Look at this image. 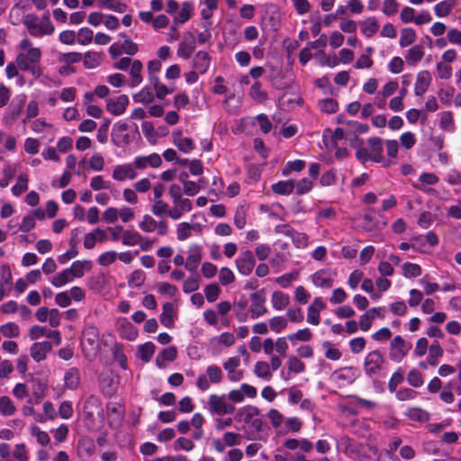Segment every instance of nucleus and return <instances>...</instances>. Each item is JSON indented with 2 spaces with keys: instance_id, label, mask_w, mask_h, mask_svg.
Wrapping results in <instances>:
<instances>
[{
  "instance_id": "e2e57ef3",
  "label": "nucleus",
  "mask_w": 461,
  "mask_h": 461,
  "mask_svg": "<svg viewBox=\"0 0 461 461\" xmlns=\"http://www.w3.org/2000/svg\"><path fill=\"white\" fill-rule=\"evenodd\" d=\"M221 292L220 286L215 283L209 284L204 288V294L209 303H214L218 299Z\"/></svg>"
},
{
  "instance_id": "79ce46f5",
  "label": "nucleus",
  "mask_w": 461,
  "mask_h": 461,
  "mask_svg": "<svg viewBox=\"0 0 461 461\" xmlns=\"http://www.w3.org/2000/svg\"><path fill=\"white\" fill-rule=\"evenodd\" d=\"M347 134L357 135L358 133H366L369 131V126L366 123H361L357 121H347Z\"/></svg>"
},
{
  "instance_id": "603ef678",
  "label": "nucleus",
  "mask_w": 461,
  "mask_h": 461,
  "mask_svg": "<svg viewBox=\"0 0 461 461\" xmlns=\"http://www.w3.org/2000/svg\"><path fill=\"white\" fill-rule=\"evenodd\" d=\"M16 411L14 402L8 396L0 397V412L4 416H11Z\"/></svg>"
},
{
  "instance_id": "69168bd1",
  "label": "nucleus",
  "mask_w": 461,
  "mask_h": 461,
  "mask_svg": "<svg viewBox=\"0 0 461 461\" xmlns=\"http://www.w3.org/2000/svg\"><path fill=\"white\" fill-rule=\"evenodd\" d=\"M453 7L454 3L441 1L434 6V12L438 17H446L450 14Z\"/></svg>"
},
{
  "instance_id": "37998d69",
  "label": "nucleus",
  "mask_w": 461,
  "mask_h": 461,
  "mask_svg": "<svg viewBox=\"0 0 461 461\" xmlns=\"http://www.w3.org/2000/svg\"><path fill=\"white\" fill-rule=\"evenodd\" d=\"M113 358L122 369H127V357L123 352V346L120 343H115L113 349Z\"/></svg>"
},
{
  "instance_id": "c85d7f7f",
  "label": "nucleus",
  "mask_w": 461,
  "mask_h": 461,
  "mask_svg": "<svg viewBox=\"0 0 461 461\" xmlns=\"http://www.w3.org/2000/svg\"><path fill=\"white\" fill-rule=\"evenodd\" d=\"M424 57L423 47L420 44L412 46L405 55L406 62L409 65L414 66Z\"/></svg>"
},
{
  "instance_id": "aec40b11",
  "label": "nucleus",
  "mask_w": 461,
  "mask_h": 461,
  "mask_svg": "<svg viewBox=\"0 0 461 461\" xmlns=\"http://www.w3.org/2000/svg\"><path fill=\"white\" fill-rule=\"evenodd\" d=\"M312 283L315 286L321 288H330L333 285L330 274L325 269L318 270L312 275Z\"/></svg>"
},
{
  "instance_id": "412c9836",
  "label": "nucleus",
  "mask_w": 461,
  "mask_h": 461,
  "mask_svg": "<svg viewBox=\"0 0 461 461\" xmlns=\"http://www.w3.org/2000/svg\"><path fill=\"white\" fill-rule=\"evenodd\" d=\"M362 228L365 231L371 232L379 229V221L376 219V212L374 209L366 210L363 216Z\"/></svg>"
},
{
  "instance_id": "3c124183",
  "label": "nucleus",
  "mask_w": 461,
  "mask_h": 461,
  "mask_svg": "<svg viewBox=\"0 0 461 461\" xmlns=\"http://www.w3.org/2000/svg\"><path fill=\"white\" fill-rule=\"evenodd\" d=\"M320 110L325 113H335L339 109V104L335 99L325 98L319 102Z\"/></svg>"
},
{
  "instance_id": "c03bdc74",
  "label": "nucleus",
  "mask_w": 461,
  "mask_h": 461,
  "mask_svg": "<svg viewBox=\"0 0 461 461\" xmlns=\"http://www.w3.org/2000/svg\"><path fill=\"white\" fill-rule=\"evenodd\" d=\"M380 309L381 308L373 307L360 316L358 326L361 330L367 331L371 328L372 321L375 319V315L374 314L371 315V312H378V311H380Z\"/></svg>"
},
{
  "instance_id": "dca6fc26",
  "label": "nucleus",
  "mask_w": 461,
  "mask_h": 461,
  "mask_svg": "<svg viewBox=\"0 0 461 461\" xmlns=\"http://www.w3.org/2000/svg\"><path fill=\"white\" fill-rule=\"evenodd\" d=\"M137 173L131 164H123L117 166L113 172V178L117 181H123L126 178L134 179Z\"/></svg>"
},
{
  "instance_id": "39448f33",
  "label": "nucleus",
  "mask_w": 461,
  "mask_h": 461,
  "mask_svg": "<svg viewBox=\"0 0 461 461\" xmlns=\"http://www.w3.org/2000/svg\"><path fill=\"white\" fill-rule=\"evenodd\" d=\"M226 394H212L209 397L208 405L211 413L218 415L231 414L235 411L234 405L225 402Z\"/></svg>"
},
{
  "instance_id": "a211bd4d",
  "label": "nucleus",
  "mask_w": 461,
  "mask_h": 461,
  "mask_svg": "<svg viewBox=\"0 0 461 461\" xmlns=\"http://www.w3.org/2000/svg\"><path fill=\"white\" fill-rule=\"evenodd\" d=\"M367 144L370 149V155L372 157V161L375 163H379L382 161L383 157V140L379 137H372L368 139Z\"/></svg>"
},
{
  "instance_id": "2f4dec72",
  "label": "nucleus",
  "mask_w": 461,
  "mask_h": 461,
  "mask_svg": "<svg viewBox=\"0 0 461 461\" xmlns=\"http://www.w3.org/2000/svg\"><path fill=\"white\" fill-rule=\"evenodd\" d=\"M295 185L294 181H278L277 183L272 185V191L276 194L287 195L293 193Z\"/></svg>"
},
{
  "instance_id": "09e8293b",
  "label": "nucleus",
  "mask_w": 461,
  "mask_h": 461,
  "mask_svg": "<svg viewBox=\"0 0 461 461\" xmlns=\"http://www.w3.org/2000/svg\"><path fill=\"white\" fill-rule=\"evenodd\" d=\"M0 331L5 338H17L20 334L19 326L13 321L7 322L0 326Z\"/></svg>"
},
{
  "instance_id": "6e6552de",
  "label": "nucleus",
  "mask_w": 461,
  "mask_h": 461,
  "mask_svg": "<svg viewBox=\"0 0 461 461\" xmlns=\"http://www.w3.org/2000/svg\"><path fill=\"white\" fill-rule=\"evenodd\" d=\"M129 103V97L126 95H121L116 98H108L106 100V110L111 114L119 116L125 113Z\"/></svg>"
},
{
  "instance_id": "393cba45",
  "label": "nucleus",
  "mask_w": 461,
  "mask_h": 461,
  "mask_svg": "<svg viewBox=\"0 0 461 461\" xmlns=\"http://www.w3.org/2000/svg\"><path fill=\"white\" fill-rule=\"evenodd\" d=\"M260 413V411L258 407L253 405H247L239 410L237 416L240 420H243L244 423L249 424L252 420L257 418Z\"/></svg>"
},
{
  "instance_id": "4468645a",
  "label": "nucleus",
  "mask_w": 461,
  "mask_h": 461,
  "mask_svg": "<svg viewBox=\"0 0 461 461\" xmlns=\"http://www.w3.org/2000/svg\"><path fill=\"white\" fill-rule=\"evenodd\" d=\"M107 414L110 418L109 425H121L124 418V409L120 403L109 402L106 405Z\"/></svg>"
},
{
  "instance_id": "8fccbe9b",
  "label": "nucleus",
  "mask_w": 461,
  "mask_h": 461,
  "mask_svg": "<svg viewBox=\"0 0 461 461\" xmlns=\"http://www.w3.org/2000/svg\"><path fill=\"white\" fill-rule=\"evenodd\" d=\"M255 375L259 378L269 380L272 376L270 372V366L266 361H258L255 365Z\"/></svg>"
},
{
  "instance_id": "1a4fd4ad",
  "label": "nucleus",
  "mask_w": 461,
  "mask_h": 461,
  "mask_svg": "<svg viewBox=\"0 0 461 461\" xmlns=\"http://www.w3.org/2000/svg\"><path fill=\"white\" fill-rule=\"evenodd\" d=\"M188 252L189 255L185 267L189 272L197 274L196 270L202 260V248L200 245L194 243L190 245Z\"/></svg>"
},
{
  "instance_id": "72a5a7b5",
  "label": "nucleus",
  "mask_w": 461,
  "mask_h": 461,
  "mask_svg": "<svg viewBox=\"0 0 461 461\" xmlns=\"http://www.w3.org/2000/svg\"><path fill=\"white\" fill-rule=\"evenodd\" d=\"M120 330L122 337L130 341L135 340L138 336L137 329L126 319L122 320V322L120 326Z\"/></svg>"
},
{
  "instance_id": "b1692460",
  "label": "nucleus",
  "mask_w": 461,
  "mask_h": 461,
  "mask_svg": "<svg viewBox=\"0 0 461 461\" xmlns=\"http://www.w3.org/2000/svg\"><path fill=\"white\" fill-rule=\"evenodd\" d=\"M174 304L172 303H166L162 307V313L159 316V320L162 325L167 328H173L174 326Z\"/></svg>"
},
{
  "instance_id": "ddd939ff",
  "label": "nucleus",
  "mask_w": 461,
  "mask_h": 461,
  "mask_svg": "<svg viewBox=\"0 0 461 461\" xmlns=\"http://www.w3.org/2000/svg\"><path fill=\"white\" fill-rule=\"evenodd\" d=\"M52 349V344L50 341L33 343L31 347V356L35 362H41L46 358L47 353Z\"/></svg>"
},
{
  "instance_id": "9b49d317",
  "label": "nucleus",
  "mask_w": 461,
  "mask_h": 461,
  "mask_svg": "<svg viewBox=\"0 0 461 461\" xmlns=\"http://www.w3.org/2000/svg\"><path fill=\"white\" fill-rule=\"evenodd\" d=\"M196 47L194 36L189 32L184 37V41L179 43L177 55L184 59H188L192 56Z\"/></svg>"
},
{
  "instance_id": "774afa93",
  "label": "nucleus",
  "mask_w": 461,
  "mask_h": 461,
  "mask_svg": "<svg viewBox=\"0 0 461 461\" xmlns=\"http://www.w3.org/2000/svg\"><path fill=\"white\" fill-rule=\"evenodd\" d=\"M206 374L212 384H219L222 380V371L216 365H211L206 368Z\"/></svg>"
},
{
  "instance_id": "e433bc0d",
  "label": "nucleus",
  "mask_w": 461,
  "mask_h": 461,
  "mask_svg": "<svg viewBox=\"0 0 461 461\" xmlns=\"http://www.w3.org/2000/svg\"><path fill=\"white\" fill-rule=\"evenodd\" d=\"M129 128V125L122 122H117L113 127V141L115 143V138H120L124 143H128L130 141L129 135L123 134Z\"/></svg>"
},
{
  "instance_id": "864d4df0",
  "label": "nucleus",
  "mask_w": 461,
  "mask_h": 461,
  "mask_svg": "<svg viewBox=\"0 0 461 461\" xmlns=\"http://www.w3.org/2000/svg\"><path fill=\"white\" fill-rule=\"evenodd\" d=\"M83 55L79 52L72 51L68 53H59L58 60L60 63L71 65L82 60Z\"/></svg>"
},
{
  "instance_id": "20e7f679",
  "label": "nucleus",
  "mask_w": 461,
  "mask_h": 461,
  "mask_svg": "<svg viewBox=\"0 0 461 461\" xmlns=\"http://www.w3.org/2000/svg\"><path fill=\"white\" fill-rule=\"evenodd\" d=\"M23 23L29 34L34 38H41L44 35H51L54 32L39 23L35 14H28L23 17Z\"/></svg>"
},
{
  "instance_id": "5701e85b",
  "label": "nucleus",
  "mask_w": 461,
  "mask_h": 461,
  "mask_svg": "<svg viewBox=\"0 0 461 461\" xmlns=\"http://www.w3.org/2000/svg\"><path fill=\"white\" fill-rule=\"evenodd\" d=\"M68 268L73 278H80L84 276L85 270L89 271L92 268V262L90 260H77L74 261Z\"/></svg>"
},
{
  "instance_id": "6e6d98bb",
  "label": "nucleus",
  "mask_w": 461,
  "mask_h": 461,
  "mask_svg": "<svg viewBox=\"0 0 461 461\" xmlns=\"http://www.w3.org/2000/svg\"><path fill=\"white\" fill-rule=\"evenodd\" d=\"M101 7L107 8L109 10L123 13L127 7V5L123 3H121L117 0H98Z\"/></svg>"
},
{
  "instance_id": "49530a36",
  "label": "nucleus",
  "mask_w": 461,
  "mask_h": 461,
  "mask_svg": "<svg viewBox=\"0 0 461 461\" xmlns=\"http://www.w3.org/2000/svg\"><path fill=\"white\" fill-rule=\"evenodd\" d=\"M416 40V32L412 28H403L401 32L399 44L404 48L412 44Z\"/></svg>"
},
{
  "instance_id": "58836bf2",
  "label": "nucleus",
  "mask_w": 461,
  "mask_h": 461,
  "mask_svg": "<svg viewBox=\"0 0 461 461\" xmlns=\"http://www.w3.org/2000/svg\"><path fill=\"white\" fill-rule=\"evenodd\" d=\"M73 279L74 278L71 275V272H69V268H66L57 276H53L50 280V283L55 287H61L71 282Z\"/></svg>"
},
{
  "instance_id": "f257e3e1",
  "label": "nucleus",
  "mask_w": 461,
  "mask_h": 461,
  "mask_svg": "<svg viewBox=\"0 0 461 461\" xmlns=\"http://www.w3.org/2000/svg\"><path fill=\"white\" fill-rule=\"evenodd\" d=\"M41 59V51L39 48L30 49L26 53H19L16 57V64L23 71H28L32 76L39 77L42 71L39 66Z\"/></svg>"
},
{
  "instance_id": "f704fd0d",
  "label": "nucleus",
  "mask_w": 461,
  "mask_h": 461,
  "mask_svg": "<svg viewBox=\"0 0 461 461\" xmlns=\"http://www.w3.org/2000/svg\"><path fill=\"white\" fill-rule=\"evenodd\" d=\"M102 54L87 51L83 57V65L87 69L97 68L101 64Z\"/></svg>"
},
{
  "instance_id": "f3484780",
  "label": "nucleus",
  "mask_w": 461,
  "mask_h": 461,
  "mask_svg": "<svg viewBox=\"0 0 461 461\" xmlns=\"http://www.w3.org/2000/svg\"><path fill=\"white\" fill-rule=\"evenodd\" d=\"M130 67L131 81L129 86L133 88L139 86L142 83L143 77L141 72L143 69V65L140 60L135 59L132 61Z\"/></svg>"
},
{
  "instance_id": "13d9d810",
  "label": "nucleus",
  "mask_w": 461,
  "mask_h": 461,
  "mask_svg": "<svg viewBox=\"0 0 461 461\" xmlns=\"http://www.w3.org/2000/svg\"><path fill=\"white\" fill-rule=\"evenodd\" d=\"M287 367L290 372L294 374H300L305 371V364L295 356L289 357Z\"/></svg>"
},
{
  "instance_id": "5fc2aeb1",
  "label": "nucleus",
  "mask_w": 461,
  "mask_h": 461,
  "mask_svg": "<svg viewBox=\"0 0 461 461\" xmlns=\"http://www.w3.org/2000/svg\"><path fill=\"white\" fill-rule=\"evenodd\" d=\"M192 10L193 6L190 3H183L180 11L177 13V15L175 18V22L179 23H185L187 22L191 17Z\"/></svg>"
},
{
  "instance_id": "4d7b16f0",
  "label": "nucleus",
  "mask_w": 461,
  "mask_h": 461,
  "mask_svg": "<svg viewBox=\"0 0 461 461\" xmlns=\"http://www.w3.org/2000/svg\"><path fill=\"white\" fill-rule=\"evenodd\" d=\"M28 189V176L27 175L21 174L18 176L17 184L12 187V194L14 196H20Z\"/></svg>"
},
{
  "instance_id": "cd10ccee",
  "label": "nucleus",
  "mask_w": 461,
  "mask_h": 461,
  "mask_svg": "<svg viewBox=\"0 0 461 461\" xmlns=\"http://www.w3.org/2000/svg\"><path fill=\"white\" fill-rule=\"evenodd\" d=\"M444 354L443 348H441L438 340H434L429 348V356L427 362L431 366L438 365V358L441 357Z\"/></svg>"
},
{
  "instance_id": "338daca9",
  "label": "nucleus",
  "mask_w": 461,
  "mask_h": 461,
  "mask_svg": "<svg viewBox=\"0 0 461 461\" xmlns=\"http://www.w3.org/2000/svg\"><path fill=\"white\" fill-rule=\"evenodd\" d=\"M402 270L406 277H418L422 273L420 265L410 262H406L402 265Z\"/></svg>"
},
{
  "instance_id": "a18cd8bd",
  "label": "nucleus",
  "mask_w": 461,
  "mask_h": 461,
  "mask_svg": "<svg viewBox=\"0 0 461 461\" xmlns=\"http://www.w3.org/2000/svg\"><path fill=\"white\" fill-rule=\"evenodd\" d=\"M261 86V83L259 81H256L252 85L249 92L251 98L258 103H264L268 97L267 93L263 91Z\"/></svg>"
},
{
  "instance_id": "052dcab7",
  "label": "nucleus",
  "mask_w": 461,
  "mask_h": 461,
  "mask_svg": "<svg viewBox=\"0 0 461 461\" xmlns=\"http://www.w3.org/2000/svg\"><path fill=\"white\" fill-rule=\"evenodd\" d=\"M133 100L137 103L149 104L154 100V95L151 89L146 86L133 95Z\"/></svg>"
},
{
  "instance_id": "c756f323",
  "label": "nucleus",
  "mask_w": 461,
  "mask_h": 461,
  "mask_svg": "<svg viewBox=\"0 0 461 461\" xmlns=\"http://www.w3.org/2000/svg\"><path fill=\"white\" fill-rule=\"evenodd\" d=\"M84 339L93 346L99 339L98 329L94 324L86 323L82 332Z\"/></svg>"
},
{
  "instance_id": "4be33fe9",
  "label": "nucleus",
  "mask_w": 461,
  "mask_h": 461,
  "mask_svg": "<svg viewBox=\"0 0 461 461\" xmlns=\"http://www.w3.org/2000/svg\"><path fill=\"white\" fill-rule=\"evenodd\" d=\"M177 357V349L175 346L164 348L156 357V365L158 368L165 367V361H174Z\"/></svg>"
},
{
  "instance_id": "0e129e2a",
  "label": "nucleus",
  "mask_w": 461,
  "mask_h": 461,
  "mask_svg": "<svg viewBox=\"0 0 461 461\" xmlns=\"http://www.w3.org/2000/svg\"><path fill=\"white\" fill-rule=\"evenodd\" d=\"M287 319L283 316H276L269 320V327L276 333H280L287 327Z\"/></svg>"
},
{
  "instance_id": "bf43d9fd",
  "label": "nucleus",
  "mask_w": 461,
  "mask_h": 461,
  "mask_svg": "<svg viewBox=\"0 0 461 461\" xmlns=\"http://www.w3.org/2000/svg\"><path fill=\"white\" fill-rule=\"evenodd\" d=\"M194 229V226H192L188 222H181L177 225L176 229V237L180 241H184L187 240L192 235V230Z\"/></svg>"
},
{
  "instance_id": "6ab92c4d",
  "label": "nucleus",
  "mask_w": 461,
  "mask_h": 461,
  "mask_svg": "<svg viewBox=\"0 0 461 461\" xmlns=\"http://www.w3.org/2000/svg\"><path fill=\"white\" fill-rule=\"evenodd\" d=\"M249 427L246 431V437L249 440L261 439L258 434L263 431L267 426L266 422L259 417L255 418L248 424Z\"/></svg>"
},
{
  "instance_id": "2eb2a0df",
  "label": "nucleus",
  "mask_w": 461,
  "mask_h": 461,
  "mask_svg": "<svg viewBox=\"0 0 461 461\" xmlns=\"http://www.w3.org/2000/svg\"><path fill=\"white\" fill-rule=\"evenodd\" d=\"M211 58L205 51H198L193 59V68L200 74H205L210 67Z\"/></svg>"
},
{
  "instance_id": "ea45409f",
  "label": "nucleus",
  "mask_w": 461,
  "mask_h": 461,
  "mask_svg": "<svg viewBox=\"0 0 461 461\" xmlns=\"http://www.w3.org/2000/svg\"><path fill=\"white\" fill-rule=\"evenodd\" d=\"M312 338V333L309 328H303L298 330L295 333H291L287 335V339L291 342L294 341H302L307 342L310 341Z\"/></svg>"
},
{
  "instance_id": "423d86ee",
  "label": "nucleus",
  "mask_w": 461,
  "mask_h": 461,
  "mask_svg": "<svg viewBox=\"0 0 461 461\" xmlns=\"http://www.w3.org/2000/svg\"><path fill=\"white\" fill-rule=\"evenodd\" d=\"M251 305L249 312L252 319H257L267 312V309L265 306L266 303V293L265 289L258 290L250 294Z\"/></svg>"
},
{
  "instance_id": "a878e982",
  "label": "nucleus",
  "mask_w": 461,
  "mask_h": 461,
  "mask_svg": "<svg viewBox=\"0 0 461 461\" xmlns=\"http://www.w3.org/2000/svg\"><path fill=\"white\" fill-rule=\"evenodd\" d=\"M156 350V346L153 342L149 341L138 347L137 357L143 362L148 363L151 360Z\"/></svg>"
},
{
  "instance_id": "a19ab883",
  "label": "nucleus",
  "mask_w": 461,
  "mask_h": 461,
  "mask_svg": "<svg viewBox=\"0 0 461 461\" xmlns=\"http://www.w3.org/2000/svg\"><path fill=\"white\" fill-rule=\"evenodd\" d=\"M143 238L138 231L124 230L122 236V244L135 246L142 241Z\"/></svg>"
},
{
  "instance_id": "4c0bfd02",
  "label": "nucleus",
  "mask_w": 461,
  "mask_h": 461,
  "mask_svg": "<svg viewBox=\"0 0 461 461\" xmlns=\"http://www.w3.org/2000/svg\"><path fill=\"white\" fill-rule=\"evenodd\" d=\"M34 402L39 403L46 395L47 383L41 379L32 381Z\"/></svg>"
},
{
  "instance_id": "f03ea898",
  "label": "nucleus",
  "mask_w": 461,
  "mask_h": 461,
  "mask_svg": "<svg viewBox=\"0 0 461 461\" xmlns=\"http://www.w3.org/2000/svg\"><path fill=\"white\" fill-rule=\"evenodd\" d=\"M384 362V356L379 349L368 352L364 359L365 375L369 378L376 376L381 372Z\"/></svg>"
},
{
  "instance_id": "bb28decb",
  "label": "nucleus",
  "mask_w": 461,
  "mask_h": 461,
  "mask_svg": "<svg viewBox=\"0 0 461 461\" xmlns=\"http://www.w3.org/2000/svg\"><path fill=\"white\" fill-rule=\"evenodd\" d=\"M65 385L70 390H76L80 383V373L77 368H70L65 373Z\"/></svg>"
},
{
  "instance_id": "0eeeda50",
  "label": "nucleus",
  "mask_w": 461,
  "mask_h": 461,
  "mask_svg": "<svg viewBox=\"0 0 461 461\" xmlns=\"http://www.w3.org/2000/svg\"><path fill=\"white\" fill-rule=\"evenodd\" d=\"M235 264L240 274L249 276L256 265V259L251 250H245L236 258Z\"/></svg>"
},
{
  "instance_id": "7c9ffc66",
  "label": "nucleus",
  "mask_w": 461,
  "mask_h": 461,
  "mask_svg": "<svg viewBox=\"0 0 461 461\" xmlns=\"http://www.w3.org/2000/svg\"><path fill=\"white\" fill-rule=\"evenodd\" d=\"M405 415L413 421L427 422L429 420V413L421 408H409Z\"/></svg>"
},
{
  "instance_id": "680f3d73",
  "label": "nucleus",
  "mask_w": 461,
  "mask_h": 461,
  "mask_svg": "<svg viewBox=\"0 0 461 461\" xmlns=\"http://www.w3.org/2000/svg\"><path fill=\"white\" fill-rule=\"evenodd\" d=\"M142 132L150 144L157 143V133L151 122H143L141 125Z\"/></svg>"
},
{
  "instance_id": "9d476101",
  "label": "nucleus",
  "mask_w": 461,
  "mask_h": 461,
  "mask_svg": "<svg viewBox=\"0 0 461 461\" xmlns=\"http://www.w3.org/2000/svg\"><path fill=\"white\" fill-rule=\"evenodd\" d=\"M95 411L98 413L103 411L102 402L99 397L91 394L86 398L83 404L85 419L94 420Z\"/></svg>"
},
{
  "instance_id": "473e14b6",
  "label": "nucleus",
  "mask_w": 461,
  "mask_h": 461,
  "mask_svg": "<svg viewBox=\"0 0 461 461\" xmlns=\"http://www.w3.org/2000/svg\"><path fill=\"white\" fill-rule=\"evenodd\" d=\"M379 24L375 17H369L365 20L361 24V32L367 37H373L378 31Z\"/></svg>"
},
{
  "instance_id": "de8ad7c7",
  "label": "nucleus",
  "mask_w": 461,
  "mask_h": 461,
  "mask_svg": "<svg viewBox=\"0 0 461 461\" xmlns=\"http://www.w3.org/2000/svg\"><path fill=\"white\" fill-rule=\"evenodd\" d=\"M275 232L290 238L294 242H295V238L300 237V233L287 223L276 225Z\"/></svg>"
},
{
  "instance_id": "f8f14e48",
  "label": "nucleus",
  "mask_w": 461,
  "mask_h": 461,
  "mask_svg": "<svg viewBox=\"0 0 461 461\" xmlns=\"http://www.w3.org/2000/svg\"><path fill=\"white\" fill-rule=\"evenodd\" d=\"M432 77L430 73L428 70H421L418 73L416 81H415V86H414V94L416 96H421L423 95L430 83H431Z\"/></svg>"
},
{
  "instance_id": "7ed1b4c3",
  "label": "nucleus",
  "mask_w": 461,
  "mask_h": 461,
  "mask_svg": "<svg viewBox=\"0 0 461 461\" xmlns=\"http://www.w3.org/2000/svg\"><path fill=\"white\" fill-rule=\"evenodd\" d=\"M412 345L402 336H395L390 342L389 357L393 362L400 363L409 353Z\"/></svg>"
},
{
  "instance_id": "c9c22d12",
  "label": "nucleus",
  "mask_w": 461,
  "mask_h": 461,
  "mask_svg": "<svg viewBox=\"0 0 461 461\" xmlns=\"http://www.w3.org/2000/svg\"><path fill=\"white\" fill-rule=\"evenodd\" d=\"M271 302L276 310L281 311L289 304V295L280 291H276L272 294Z\"/></svg>"
}]
</instances>
